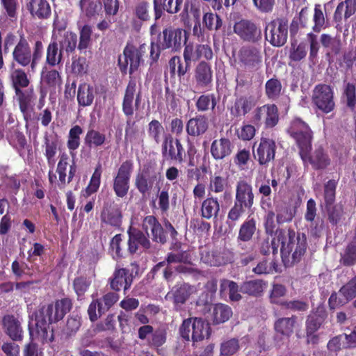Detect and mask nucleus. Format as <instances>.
Here are the masks:
<instances>
[{"label":"nucleus","instance_id":"nucleus-1","mask_svg":"<svg viewBox=\"0 0 356 356\" xmlns=\"http://www.w3.org/2000/svg\"><path fill=\"white\" fill-rule=\"evenodd\" d=\"M72 302L67 298L61 299L47 306H43L36 315L34 326L29 325V333L32 339H38L42 342L53 340L50 324L61 320L70 310Z\"/></svg>","mask_w":356,"mask_h":356},{"label":"nucleus","instance_id":"nucleus-2","mask_svg":"<svg viewBox=\"0 0 356 356\" xmlns=\"http://www.w3.org/2000/svg\"><path fill=\"white\" fill-rule=\"evenodd\" d=\"M277 240L281 243V254L283 258L291 254L293 262H298L305 254L307 247L304 234L296 236L293 230L280 229L275 232Z\"/></svg>","mask_w":356,"mask_h":356},{"label":"nucleus","instance_id":"nucleus-3","mask_svg":"<svg viewBox=\"0 0 356 356\" xmlns=\"http://www.w3.org/2000/svg\"><path fill=\"white\" fill-rule=\"evenodd\" d=\"M43 54V45L41 41H36L33 51L24 38H21L13 51V60L22 67H27L28 74L36 72L37 66Z\"/></svg>","mask_w":356,"mask_h":356},{"label":"nucleus","instance_id":"nucleus-4","mask_svg":"<svg viewBox=\"0 0 356 356\" xmlns=\"http://www.w3.org/2000/svg\"><path fill=\"white\" fill-rule=\"evenodd\" d=\"M161 178V173L156 168L145 166L136 176L135 186L141 194L145 195L149 193L154 186L159 184Z\"/></svg>","mask_w":356,"mask_h":356},{"label":"nucleus","instance_id":"nucleus-5","mask_svg":"<svg viewBox=\"0 0 356 356\" xmlns=\"http://www.w3.org/2000/svg\"><path fill=\"white\" fill-rule=\"evenodd\" d=\"M312 102L322 112L330 113L335 106L332 88L326 84L316 86L312 93Z\"/></svg>","mask_w":356,"mask_h":356},{"label":"nucleus","instance_id":"nucleus-6","mask_svg":"<svg viewBox=\"0 0 356 356\" xmlns=\"http://www.w3.org/2000/svg\"><path fill=\"white\" fill-rule=\"evenodd\" d=\"M145 51L146 45L145 44L140 45L138 47L127 45L123 52L124 63L122 57L119 58V65L121 70L126 72L128 65H129V74H132L137 70Z\"/></svg>","mask_w":356,"mask_h":356},{"label":"nucleus","instance_id":"nucleus-7","mask_svg":"<svg viewBox=\"0 0 356 356\" xmlns=\"http://www.w3.org/2000/svg\"><path fill=\"white\" fill-rule=\"evenodd\" d=\"M289 134L296 140L300 150L308 149L312 144V132L307 123L300 118L294 119L288 129Z\"/></svg>","mask_w":356,"mask_h":356},{"label":"nucleus","instance_id":"nucleus-8","mask_svg":"<svg viewBox=\"0 0 356 356\" xmlns=\"http://www.w3.org/2000/svg\"><path fill=\"white\" fill-rule=\"evenodd\" d=\"M132 168V163L126 161L121 164L114 177L113 188L118 197L122 198L128 193Z\"/></svg>","mask_w":356,"mask_h":356},{"label":"nucleus","instance_id":"nucleus-9","mask_svg":"<svg viewBox=\"0 0 356 356\" xmlns=\"http://www.w3.org/2000/svg\"><path fill=\"white\" fill-rule=\"evenodd\" d=\"M266 39L275 47L285 44L288 35V26L282 19H275L268 23L266 27Z\"/></svg>","mask_w":356,"mask_h":356},{"label":"nucleus","instance_id":"nucleus-10","mask_svg":"<svg viewBox=\"0 0 356 356\" xmlns=\"http://www.w3.org/2000/svg\"><path fill=\"white\" fill-rule=\"evenodd\" d=\"M278 121V109L275 104H265L257 108L252 113V122L257 126L264 122L267 128H272Z\"/></svg>","mask_w":356,"mask_h":356},{"label":"nucleus","instance_id":"nucleus-11","mask_svg":"<svg viewBox=\"0 0 356 356\" xmlns=\"http://www.w3.org/2000/svg\"><path fill=\"white\" fill-rule=\"evenodd\" d=\"M311 146L300 150V156L305 163H309L313 168L321 170L330 165L331 160L326 152L321 147L316 148L311 154L309 151Z\"/></svg>","mask_w":356,"mask_h":356},{"label":"nucleus","instance_id":"nucleus-12","mask_svg":"<svg viewBox=\"0 0 356 356\" xmlns=\"http://www.w3.org/2000/svg\"><path fill=\"white\" fill-rule=\"evenodd\" d=\"M183 37L186 42V32L181 29L167 28L163 31L160 45L162 49H171L172 51H179L181 47Z\"/></svg>","mask_w":356,"mask_h":356},{"label":"nucleus","instance_id":"nucleus-13","mask_svg":"<svg viewBox=\"0 0 356 356\" xmlns=\"http://www.w3.org/2000/svg\"><path fill=\"white\" fill-rule=\"evenodd\" d=\"M184 44L183 56L187 66H190L193 60H197L202 58L210 60L213 57V51L207 44H198L193 42H185Z\"/></svg>","mask_w":356,"mask_h":356},{"label":"nucleus","instance_id":"nucleus-14","mask_svg":"<svg viewBox=\"0 0 356 356\" xmlns=\"http://www.w3.org/2000/svg\"><path fill=\"white\" fill-rule=\"evenodd\" d=\"M69 156L63 153L60 155L57 165L56 172L58 175V187L64 188L67 184L72 181L74 178L76 168L74 165L69 164Z\"/></svg>","mask_w":356,"mask_h":356},{"label":"nucleus","instance_id":"nucleus-15","mask_svg":"<svg viewBox=\"0 0 356 356\" xmlns=\"http://www.w3.org/2000/svg\"><path fill=\"white\" fill-rule=\"evenodd\" d=\"M240 62L246 70L254 72L258 70L261 65V56L258 49L246 47L241 50Z\"/></svg>","mask_w":356,"mask_h":356},{"label":"nucleus","instance_id":"nucleus-16","mask_svg":"<svg viewBox=\"0 0 356 356\" xmlns=\"http://www.w3.org/2000/svg\"><path fill=\"white\" fill-rule=\"evenodd\" d=\"M234 31L244 40L254 42L261 37V31L255 24L248 20H241L234 26Z\"/></svg>","mask_w":356,"mask_h":356},{"label":"nucleus","instance_id":"nucleus-17","mask_svg":"<svg viewBox=\"0 0 356 356\" xmlns=\"http://www.w3.org/2000/svg\"><path fill=\"white\" fill-rule=\"evenodd\" d=\"M136 88V81L131 79L127 87L122 103V111L127 116H132L134 110L138 108V104L140 102V96L138 93L135 99V103L134 104Z\"/></svg>","mask_w":356,"mask_h":356},{"label":"nucleus","instance_id":"nucleus-18","mask_svg":"<svg viewBox=\"0 0 356 356\" xmlns=\"http://www.w3.org/2000/svg\"><path fill=\"white\" fill-rule=\"evenodd\" d=\"M276 145L273 140L261 138L254 156L261 165L266 164L275 157Z\"/></svg>","mask_w":356,"mask_h":356},{"label":"nucleus","instance_id":"nucleus-19","mask_svg":"<svg viewBox=\"0 0 356 356\" xmlns=\"http://www.w3.org/2000/svg\"><path fill=\"white\" fill-rule=\"evenodd\" d=\"M253 201L254 194L252 186L244 180L238 181L236 187L235 202L250 209L253 205Z\"/></svg>","mask_w":356,"mask_h":356},{"label":"nucleus","instance_id":"nucleus-20","mask_svg":"<svg viewBox=\"0 0 356 356\" xmlns=\"http://www.w3.org/2000/svg\"><path fill=\"white\" fill-rule=\"evenodd\" d=\"M5 332L14 341L22 340L23 330L21 321L13 315H6L2 320Z\"/></svg>","mask_w":356,"mask_h":356},{"label":"nucleus","instance_id":"nucleus-21","mask_svg":"<svg viewBox=\"0 0 356 356\" xmlns=\"http://www.w3.org/2000/svg\"><path fill=\"white\" fill-rule=\"evenodd\" d=\"M143 227L148 236H149V231L151 232L154 241L161 243L165 242L166 239L163 228L154 216H148L145 217L143 220Z\"/></svg>","mask_w":356,"mask_h":356},{"label":"nucleus","instance_id":"nucleus-22","mask_svg":"<svg viewBox=\"0 0 356 356\" xmlns=\"http://www.w3.org/2000/svg\"><path fill=\"white\" fill-rule=\"evenodd\" d=\"M128 234V250L130 253H135L140 246L145 249L149 248V240L140 231L130 227Z\"/></svg>","mask_w":356,"mask_h":356},{"label":"nucleus","instance_id":"nucleus-23","mask_svg":"<svg viewBox=\"0 0 356 356\" xmlns=\"http://www.w3.org/2000/svg\"><path fill=\"white\" fill-rule=\"evenodd\" d=\"M356 12V0H345L337 6L334 14V19L339 26L343 17L346 20Z\"/></svg>","mask_w":356,"mask_h":356},{"label":"nucleus","instance_id":"nucleus-24","mask_svg":"<svg viewBox=\"0 0 356 356\" xmlns=\"http://www.w3.org/2000/svg\"><path fill=\"white\" fill-rule=\"evenodd\" d=\"M194 77L199 87H207L211 83L213 78L210 65L204 61L200 62L195 67Z\"/></svg>","mask_w":356,"mask_h":356},{"label":"nucleus","instance_id":"nucleus-25","mask_svg":"<svg viewBox=\"0 0 356 356\" xmlns=\"http://www.w3.org/2000/svg\"><path fill=\"white\" fill-rule=\"evenodd\" d=\"M186 325L187 328H189L190 326L193 328L191 339L194 342L202 341L210 335L209 325L202 318H194L193 324L186 323Z\"/></svg>","mask_w":356,"mask_h":356},{"label":"nucleus","instance_id":"nucleus-26","mask_svg":"<svg viewBox=\"0 0 356 356\" xmlns=\"http://www.w3.org/2000/svg\"><path fill=\"white\" fill-rule=\"evenodd\" d=\"M209 127V121L207 118L204 115H199L191 118L186 126V129L188 135L192 136H198L206 132Z\"/></svg>","mask_w":356,"mask_h":356},{"label":"nucleus","instance_id":"nucleus-27","mask_svg":"<svg viewBox=\"0 0 356 356\" xmlns=\"http://www.w3.org/2000/svg\"><path fill=\"white\" fill-rule=\"evenodd\" d=\"M132 283V278L129 272L124 268L116 269L113 277L111 280V287L115 291H120L121 288L127 291Z\"/></svg>","mask_w":356,"mask_h":356},{"label":"nucleus","instance_id":"nucleus-28","mask_svg":"<svg viewBox=\"0 0 356 356\" xmlns=\"http://www.w3.org/2000/svg\"><path fill=\"white\" fill-rule=\"evenodd\" d=\"M195 291L193 286H191L187 284H183L181 285L175 286L168 293L167 297L169 298H172L174 303L176 305L184 304L190 296Z\"/></svg>","mask_w":356,"mask_h":356},{"label":"nucleus","instance_id":"nucleus-29","mask_svg":"<svg viewBox=\"0 0 356 356\" xmlns=\"http://www.w3.org/2000/svg\"><path fill=\"white\" fill-rule=\"evenodd\" d=\"M232 152L231 142L227 138H220L213 141L211 146V153L213 157L218 159H222Z\"/></svg>","mask_w":356,"mask_h":356},{"label":"nucleus","instance_id":"nucleus-30","mask_svg":"<svg viewBox=\"0 0 356 356\" xmlns=\"http://www.w3.org/2000/svg\"><path fill=\"white\" fill-rule=\"evenodd\" d=\"M255 103L251 97H240L237 98L231 108V114L234 117L244 116L254 106Z\"/></svg>","mask_w":356,"mask_h":356},{"label":"nucleus","instance_id":"nucleus-31","mask_svg":"<svg viewBox=\"0 0 356 356\" xmlns=\"http://www.w3.org/2000/svg\"><path fill=\"white\" fill-rule=\"evenodd\" d=\"M183 0H154L156 18L161 17L162 10L168 13H177L182 3Z\"/></svg>","mask_w":356,"mask_h":356},{"label":"nucleus","instance_id":"nucleus-32","mask_svg":"<svg viewBox=\"0 0 356 356\" xmlns=\"http://www.w3.org/2000/svg\"><path fill=\"white\" fill-rule=\"evenodd\" d=\"M96 88L87 83L81 84L77 92V101L81 106H88L93 102Z\"/></svg>","mask_w":356,"mask_h":356},{"label":"nucleus","instance_id":"nucleus-33","mask_svg":"<svg viewBox=\"0 0 356 356\" xmlns=\"http://www.w3.org/2000/svg\"><path fill=\"white\" fill-rule=\"evenodd\" d=\"M296 322L295 316L280 318L275 323V330L287 339L293 334Z\"/></svg>","mask_w":356,"mask_h":356},{"label":"nucleus","instance_id":"nucleus-34","mask_svg":"<svg viewBox=\"0 0 356 356\" xmlns=\"http://www.w3.org/2000/svg\"><path fill=\"white\" fill-rule=\"evenodd\" d=\"M57 145L55 141H50L49 139L45 140V156L47 158L48 165L51 170L49 172V181L51 184L56 182V175L53 172L52 168L55 164V156L56 154Z\"/></svg>","mask_w":356,"mask_h":356},{"label":"nucleus","instance_id":"nucleus-35","mask_svg":"<svg viewBox=\"0 0 356 356\" xmlns=\"http://www.w3.org/2000/svg\"><path fill=\"white\" fill-rule=\"evenodd\" d=\"M29 10L33 16L38 18H47L51 14V8L47 0H31Z\"/></svg>","mask_w":356,"mask_h":356},{"label":"nucleus","instance_id":"nucleus-36","mask_svg":"<svg viewBox=\"0 0 356 356\" xmlns=\"http://www.w3.org/2000/svg\"><path fill=\"white\" fill-rule=\"evenodd\" d=\"M211 321L218 324L227 321L232 315V309L224 304H217L211 310Z\"/></svg>","mask_w":356,"mask_h":356},{"label":"nucleus","instance_id":"nucleus-37","mask_svg":"<svg viewBox=\"0 0 356 356\" xmlns=\"http://www.w3.org/2000/svg\"><path fill=\"white\" fill-rule=\"evenodd\" d=\"M10 78L17 95L22 94L21 88H26L29 84L27 74L22 69H14L10 72Z\"/></svg>","mask_w":356,"mask_h":356},{"label":"nucleus","instance_id":"nucleus-38","mask_svg":"<svg viewBox=\"0 0 356 356\" xmlns=\"http://www.w3.org/2000/svg\"><path fill=\"white\" fill-rule=\"evenodd\" d=\"M220 291L222 295L228 294L232 301H238L241 299L238 284L229 280H222L220 282Z\"/></svg>","mask_w":356,"mask_h":356},{"label":"nucleus","instance_id":"nucleus-39","mask_svg":"<svg viewBox=\"0 0 356 356\" xmlns=\"http://www.w3.org/2000/svg\"><path fill=\"white\" fill-rule=\"evenodd\" d=\"M102 219L104 222L112 226H120L122 221L121 211L116 206H111L104 209Z\"/></svg>","mask_w":356,"mask_h":356},{"label":"nucleus","instance_id":"nucleus-40","mask_svg":"<svg viewBox=\"0 0 356 356\" xmlns=\"http://www.w3.org/2000/svg\"><path fill=\"white\" fill-rule=\"evenodd\" d=\"M321 319L316 318V315H309L306 321V331L307 341L309 343H316L318 342V337L314 333L322 325Z\"/></svg>","mask_w":356,"mask_h":356},{"label":"nucleus","instance_id":"nucleus-41","mask_svg":"<svg viewBox=\"0 0 356 356\" xmlns=\"http://www.w3.org/2000/svg\"><path fill=\"white\" fill-rule=\"evenodd\" d=\"M256 229V220L248 217L240 227L238 238L243 241H248L252 238Z\"/></svg>","mask_w":356,"mask_h":356},{"label":"nucleus","instance_id":"nucleus-42","mask_svg":"<svg viewBox=\"0 0 356 356\" xmlns=\"http://www.w3.org/2000/svg\"><path fill=\"white\" fill-rule=\"evenodd\" d=\"M201 259L204 263L214 266H219L227 262L224 253L218 250L202 252Z\"/></svg>","mask_w":356,"mask_h":356},{"label":"nucleus","instance_id":"nucleus-43","mask_svg":"<svg viewBox=\"0 0 356 356\" xmlns=\"http://www.w3.org/2000/svg\"><path fill=\"white\" fill-rule=\"evenodd\" d=\"M62 51L66 52L73 51L77 43L76 35L72 32L65 31L60 33V38L58 40Z\"/></svg>","mask_w":356,"mask_h":356},{"label":"nucleus","instance_id":"nucleus-44","mask_svg":"<svg viewBox=\"0 0 356 356\" xmlns=\"http://www.w3.org/2000/svg\"><path fill=\"white\" fill-rule=\"evenodd\" d=\"M62 60V50H58L57 41L52 40L47 49L46 61L51 66L58 65Z\"/></svg>","mask_w":356,"mask_h":356},{"label":"nucleus","instance_id":"nucleus-45","mask_svg":"<svg viewBox=\"0 0 356 356\" xmlns=\"http://www.w3.org/2000/svg\"><path fill=\"white\" fill-rule=\"evenodd\" d=\"M228 187L227 179L219 175L215 174L210 178L209 190L211 192L219 193L225 191V196H230V193L225 191Z\"/></svg>","mask_w":356,"mask_h":356},{"label":"nucleus","instance_id":"nucleus-46","mask_svg":"<svg viewBox=\"0 0 356 356\" xmlns=\"http://www.w3.org/2000/svg\"><path fill=\"white\" fill-rule=\"evenodd\" d=\"M266 287V284L261 280H251L241 285V291L252 296H259Z\"/></svg>","mask_w":356,"mask_h":356},{"label":"nucleus","instance_id":"nucleus-47","mask_svg":"<svg viewBox=\"0 0 356 356\" xmlns=\"http://www.w3.org/2000/svg\"><path fill=\"white\" fill-rule=\"evenodd\" d=\"M220 209L219 203L217 199L211 197L204 200L202 204V216L209 219L216 216Z\"/></svg>","mask_w":356,"mask_h":356},{"label":"nucleus","instance_id":"nucleus-48","mask_svg":"<svg viewBox=\"0 0 356 356\" xmlns=\"http://www.w3.org/2000/svg\"><path fill=\"white\" fill-rule=\"evenodd\" d=\"M101 175L102 171L100 167H98L95 170L88 186L82 191L83 197H88L98 191L101 183Z\"/></svg>","mask_w":356,"mask_h":356},{"label":"nucleus","instance_id":"nucleus-49","mask_svg":"<svg viewBox=\"0 0 356 356\" xmlns=\"http://www.w3.org/2000/svg\"><path fill=\"white\" fill-rule=\"evenodd\" d=\"M79 6L81 13L88 17H95L99 15L102 10L101 4L95 1L81 0L79 2Z\"/></svg>","mask_w":356,"mask_h":356},{"label":"nucleus","instance_id":"nucleus-50","mask_svg":"<svg viewBox=\"0 0 356 356\" xmlns=\"http://www.w3.org/2000/svg\"><path fill=\"white\" fill-rule=\"evenodd\" d=\"M327 349L330 352L337 353L343 348H349L347 343L346 334H339L332 337L327 344Z\"/></svg>","mask_w":356,"mask_h":356},{"label":"nucleus","instance_id":"nucleus-51","mask_svg":"<svg viewBox=\"0 0 356 356\" xmlns=\"http://www.w3.org/2000/svg\"><path fill=\"white\" fill-rule=\"evenodd\" d=\"M105 140V135L94 129L89 130L85 138L86 143L90 147L101 146Z\"/></svg>","mask_w":356,"mask_h":356},{"label":"nucleus","instance_id":"nucleus-52","mask_svg":"<svg viewBox=\"0 0 356 356\" xmlns=\"http://www.w3.org/2000/svg\"><path fill=\"white\" fill-rule=\"evenodd\" d=\"M168 154L171 159L178 161L179 163H181L183 161L184 156V149L179 140L176 139L175 142H170Z\"/></svg>","mask_w":356,"mask_h":356},{"label":"nucleus","instance_id":"nucleus-53","mask_svg":"<svg viewBox=\"0 0 356 356\" xmlns=\"http://www.w3.org/2000/svg\"><path fill=\"white\" fill-rule=\"evenodd\" d=\"M341 261L346 266H352L356 263V238L347 246Z\"/></svg>","mask_w":356,"mask_h":356},{"label":"nucleus","instance_id":"nucleus-54","mask_svg":"<svg viewBox=\"0 0 356 356\" xmlns=\"http://www.w3.org/2000/svg\"><path fill=\"white\" fill-rule=\"evenodd\" d=\"M203 23L209 30H218L222 24L220 17L212 13H207L203 16Z\"/></svg>","mask_w":356,"mask_h":356},{"label":"nucleus","instance_id":"nucleus-55","mask_svg":"<svg viewBox=\"0 0 356 356\" xmlns=\"http://www.w3.org/2000/svg\"><path fill=\"white\" fill-rule=\"evenodd\" d=\"M339 293L343 296L346 302L356 296V276L341 288Z\"/></svg>","mask_w":356,"mask_h":356},{"label":"nucleus","instance_id":"nucleus-56","mask_svg":"<svg viewBox=\"0 0 356 356\" xmlns=\"http://www.w3.org/2000/svg\"><path fill=\"white\" fill-rule=\"evenodd\" d=\"M92 33V28L89 25H84L81 28L80 31L79 42L78 44L79 49H86L89 47L90 44Z\"/></svg>","mask_w":356,"mask_h":356},{"label":"nucleus","instance_id":"nucleus-57","mask_svg":"<svg viewBox=\"0 0 356 356\" xmlns=\"http://www.w3.org/2000/svg\"><path fill=\"white\" fill-rule=\"evenodd\" d=\"M238 349L239 344L237 339L227 340L221 343L220 356H231L236 353Z\"/></svg>","mask_w":356,"mask_h":356},{"label":"nucleus","instance_id":"nucleus-58","mask_svg":"<svg viewBox=\"0 0 356 356\" xmlns=\"http://www.w3.org/2000/svg\"><path fill=\"white\" fill-rule=\"evenodd\" d=\"M82 133L81 128L76 125L73 127L69 133V138L67 141V147L70 149L74 150L77 149L80 144L79 136Z\"/></svg>","mask_w":356,"mask_h":356},{"label":"nucleus","instance_id":"nucleus-59","mask_svg":"<svg viewBox=\"0 0 356 356\" xmlns=\"http://www.w3.org/2000/svg\"><path fill=\"white\" fill-rule=\"evenodd\" d=\"M281 90L282 85L277 79H271L266 83V92L270 99L277 97L281 92Z\"/></svg>","mask_w":356,"mask_h":356},{"label":"nucleus","instance_id":"nucleus-60","mask_svg":"<svg viewBox=\"0 0 356 356\" xmlns=\"http://www.w3.org/2000/svg\"><path fill=\"white\" fill-rule=\"evenodd\" d=\"M336 182L334 180L328 181L324 188V199L326 207H330L335 200Z\"/></svg>","mask_w":356,"mask_h":356},{"label":"nucleus","instance_id":"nucleus-61","mask_svg":"<svg viewBox=\"0 0 356 356\" xmlns=\"http://www.w3.org/2000/svg\"><path fill=\"white\" fill-rule=\"evenodd\" d=\"M216 102L213 95H201L196 103L198 111H205L210 108L213 109Z\"/></svg>","mask_w":356,"mask_h":356},{"label":"nucleus","instance_id":"nucleus-62","mask_svg":"<svg viewBox=\"0 0 356 356\" xmlns=\"http://www.w3.org/2000/svg\"><path fill=\"white\" fill-rule=\"evenodd\" d=\"M163 133V127L156 120H152L148 125V134L157 143L161 140V136Z\"/></svg>","mask_w":356,"mask_h":356},{"label":"nucleus","instance_id":"nucleus-63","mask_svg":"<svg viewBox=\"0 0 356 356\" xmlns=\"http://www.w3.org/2000/svg\"><path fill=\"white\" fill-rule=\"evenodd\" d=\"M286 289L282 284H274L270 295V300L272 303L283 305L284 302L280 300V298L285 296Z\"/></svg>","mask_w":356,"mask_h":356},{"label":"nucleus","instance_id":"nucleus-64","mask_svg":"<svg viewBox=\"0 0 356 356\" xmlns=\"http://www.w3.org/2000/svg\"><path fill=\"white\" fill-rule=\"evenodd\" d=\"M4 13L10 18H16L17 10L19 7L17 0H1Z\"/></svg>","mask_w":356,"mask_h":356}]
</instances>
